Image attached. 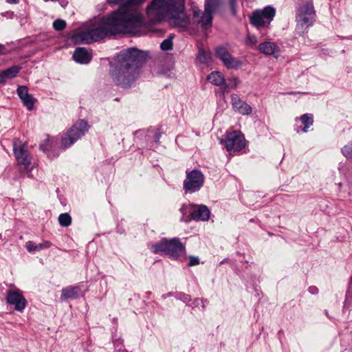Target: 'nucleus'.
Wrapping results in <instances>:
<instances>
[{
	"instance_id": "29",
	"label": "nucleus",
	"mask_w": 352,
	"mask_h": 352,
	"mask_svg": "<svg viewBox=\"0 0 352 352\" xmlns=\"http://www.w3.org/2000/svg\"><path fill=\"white\" fill-rule=\"evenodd\" d=\"M17 94L21 100L30 95L29 94L28 88L25 86H20L17 89Z\"/></svg>"
},
{
	"instance_id": "36",
	"label": "nucleus",
	"mask_w": 352,
	"mask_h": 352,
	"mask_svg": "<svg viewBox=\"0 0 352 352\" xmlns=\"http://www.w3.org/2000/svg\"><path fill=\"white\" fill-rule=\"evenodd\" d=\"M346 294L348 295L352 296V276L351 277L349 283V286H348V289H347Z\"/></svg>"
},
{
	"instance_id": "8",
	"label": "nucleus",
	"mask_w": 352,
	"mask_h": 352,
	"mask_svg": "<svg viewBox=\"0 0 352 352\" xmlns=\"http://www.w3.org/2000/svg\"><path fill=\"white\" fill-rule=\"evenodd\" d=\"M87 122L83 120L78 121L62 138L61 144L67 148L80 139L89 130Z\"/></svg>"
},
{
	"instance_id": "23",
	"label": "nucleus",
	"mask_w": 352,
	"mask_h": 352,
	"mask_svg": "<svg viewBox=\"0 0 352 352\" xmlns=\"http://www.w3.org/2000/svg\"><path fill=\"white\" fill-rule=\"evenodd\" d=\"M20 67L17 65L12 66L7 69L3 71L6 78L7 79L13 78L19 74L20 71Z\"/></svg>"
},
{
	"instance_id": "43",
	"label": "nucleus",
	"mask_w": 352,
	"mask_h": 352,
	"mask_svg": "<svg viewBox=\"0 0 352 352\" xmlns=\"http://www.w3.org/2000/svg\"><path fill=\"white\" fill-rule=\"evenodd\" d=\"M1 239H2V236H1V234H0V240H1Z\"/></svg>"
},
{
	"instance_id": "13",
	"label": "nucleus",
	"mask_w": 352,
	"mask_h": 352,
	"mask_svg": "<svg viewBox=\"0 0 352 352\" xmlns=\"http://www.w3.org/2000/svg\"><path fill=\"white\" fill-rule=\"evenodd\" d=\"M7 303L13 305L14 310L23 312L26 307V299L19 290H8L6 296Z\"/></svg>"
},
{
	"instance_id": "33",
	"label": "nucleus",
	"mask_w": 352,
	"mask_h": 352,
	"mask_svg": "<svg viewBox=\"0 0 352 352\" xmlns=\"http://www.w3.org/2000/svg\"><path fill=\"white\" fill-rule=\"evenodd\" d=\"M189 258H190V262L188 263L189 266L197 265L199 263V259L197 256H190L189 257Z\"/></svg>"
},
{
	"instance_id": "26",
	"label": "nucleus",
	"mask_w": 352,
	"mask_h": 352,
	"mask_svg": "<svg viewBox=\"0 0 352 352\" xmlns=\"http://www.w3.org/2000/svg\"><path fill=\"white\" fill-rule=\"evenodd\" d=\"M23 104L26 107L28 110H32L35 103V99L32 95L28 96L25 99L22 100Z\"/></svg>"
},
{
	"instance_id": "27",
	"label": "nucleus",
	"mask_w": 352,
	"mask_h": 352,
	"mask_svg": "<svg viewBox=\"0 0 352 352\" xmlns=\"http://www.w3.org/2000/svg\"><path fill=\"white\" fill-rule=\"evenodd\" d=\"M197 59L201 63H207L210 60V55L204 50H200L197 55Z\"/></svg>"
},
{
	"instance_id": "5",
	"label": "nucleus",
	"mask_w": 352,
	"mask_h": 352,
	"mask_svg": "<svg viewBox=\"0 0 352 352\" xmlns=\"http://www.w3.org/2000/svg\"><path fill=\"white\" fill-rule=\"evenodd\" d=\"M276 14V10L274 7L268 6L262 10L254 11L250 16V23L256 28H268Z\"/></svg>"
},
{
	"instance_id": "11",
	"label": "nucleus",
	"mask_w": 352,
	"mask_h": 352,
	"mask_svg": "<svg viewBox=\"0 0 352 352\" xmlns=\"http://www.w3.org/2000/svg\"><path fill=\"white\" fill-rule=\"evenodd\" d=\"M186 177L184 181V188L186 191H198L204 184V176L199 170H186Z\"/></svg>"
},
{
	"instance_id": "25",
	"label": "nucleus",
	"mask_w": 352,
	"mask_h": 352,
	"mask_svg": "<svg viewBox=\"0 0 352 352\" xmlns=\"http://www.w3.org/2000/svg\"><path fill=\"white\" fill-rule=\"evenodd\" d=\"M240 81L239 80L236 78L233 77L228 80V82L223 85L224 89H234L237 87L239 85Z\"/></svg>"
},
{
	"instance_id": "4",
	"label": "nucleus",
	"mask_w": 352,
	"mask_h": 352,
	"mask_svg": "<svg viewBox=\"0 0 352 352\" xmlns=\"http://www.w3.org/2000/svg\"><path fill=\"white\" fill-rule=\"evenodd\" d=\"M316 18V11L312 1H303L296 8V30L299 35L313 25Z\"/></svg>"
},
{
	"instance_id": "18",
	"label": "nucleus",
	"mask_w": 352,
	"mask_h": 352,
	"mask_svg": "<svg viewBox=\"0 0 352 352\" xmlns=\"http://www.w3.org/2000/svg\"><path fill=\"white\" fill-rule=\"evenodd\" d=\"M74 60L80 64H87L91 59V55L84 47H78L73 54Z\"/></svg>"
},
{
	"instance_id": "32",
	"label": "nucleus",
	"mask_w": 352,
	"mask_h": 352,
	"mask_svg": "<svg viewBox=\"0 0 352 352\" xmlns=\"http://www.w3.org/2000/svg\"><path fill=\"white\" fill-rule=\"evenodd\" d=\"M160 47L164 51H168L173 48V41L170 38L166 39L161 43Z\"/></svg>"
},
{
	"instance_id": "2",
	"label": "nucleus",
	"mask_w": 352,
	"mask_h": 352,
	"mask_svg": "<svg viewBox=\"0 0 352 352\" xmlns=\"http://www.w3.org/2000/svg\"><path fill=\"white\" fill-rule=\"evenodd\" d=\"M186 0H152L147 6L146 15L151 23L167 19L169 23L180 32L194 34L199 25L203 29L212 25L213 14L218 9V0H206L204 10L196 5H191L192 19L186 10Z\"/></svg>"
},
{
	"instance_id": "24",
	"label": "nucleus",
	"mask_w": 352,
	"mask_h": 352,
	"mask_svg": "<svg viewBox=\"0 0 352 352\" xmlns=\"http://www.w3.org/2000/svg\"><path fill=\"white\" fill-rule=\"evenodd\" d=\"M58 223L63 227H67L72 223V217L68 213L60 214L58 217Z\"/></svg>"
},
{
	"instance_id": "14",
	"label": "nucleus",
	"mask_w": 352,
	"mask_h": 352,
	"mask_svg": "<svg viewBox=\"0 0 352 352\" xmlns=\"http://www.w3.org/2000/svg\"><path fill=\"white\" fill-rule=\"evenodd\" d=\"M257 48L261 53L267 56H272L275 58H278L280 56V47L275 42L265 41L261 43Z\"/></svg>"
},
{
	"instance_id": "17",
	"label": "nucleus",
	"mask_w": 352,
	"mask_h": 352,
	"mask_svg": "<svg viewBox=\"0 0 352 352\" xmlns=\"http://www.w3.org/2000/svg\"><path fill=\"white\" fill-rule=\"evenodd\" d=\"M84 295L79 286H68L61 290L60 300L76 299Z\"/></svg>"
},
{
	"instance_id": "7",
	"label": "nucleus",
	"mask_w": 352,
	"mask_h": 352,
	"mask_svg": "<svg viewBox=\"0 0 352 352\" xmlns=\"http://www.w3.org/2000/svg\"><path fill=\"white\" fill-rule=\"evenodd\" d=\"M87 122L83 120L78 121L62 138L61 144L67 148L80 139L89 130Z\"/></svg>"
},
{
	"instance_id": "16",
	"label": "nucleus",
	"mask_w": 352,
	"mask_h": 352,
	"mask_svg": "<svg viewBox=\"0 0 352 352\" xmlns=\"http://www.w3.org/2000/svg\"><path fill=\"white\" fill-rule=\"evenodd\" d=\"M210 212L206 206L194 204L191 215L192 220L206 221L210 219Z\"/></svg>"
},
{
	"instance_id": "35",
	"label": "nucleus",
	"mask_w": 352,
	"mask_h": 352,
	"mask_svg": "<svg viewBox=\"0 0 352 352\" xmlns=\"http://www.w3.org/2000/svg\"><path fill=\"white\" fill-rule=\"evenodd\" d=\"M308 291L311 294H317L318 293V289L315 286H311L309 287Z\"/></svg>"
},
{
	"instance_id": "31",
	"label": "nucleus",
	"mask_w": 352,
	"mask_h": 352,
	"mask_svg": "<svg viewBox=\"0 0 352 352\" xmlns=\"http://www.w3.org/2000/svg\"><path fill=\"white\" fill-rule=\"evenodd\" d=\"M342 153L346 158L352 159V144L344 146L342 148Z\"/></svg>"
},
{
	"instance_id": "22",
	"label": "nucleus",
	"mask_w": 352,
	"mask_h": 352,
	"mask_svg": "<svg viewBox=\"0 0 352 352\" xmlns=\"http://www.w3.org/2000/svg\"><path fill=\"white\" fill-rule=\"evenodd\" d=\"M49 247L48 243H38L37 245H34V243H26L25 245L26 250L32 254H34L41 250L48 248Z\"/></svg>"
},
{
	"instance_id": "30",
	"label": "nucleus",
	"mask_w": 352,
	"mask_h": 352,
	"mask_svg": "<svg viewBox=\"0 0 352 352\" xmlns=\"http://www.w3.org/2000/svg\"><path fill=\"white\" fill-rule=\"evenodd\" d=\"M258 43L257 37L255 35L248 34L245 40V44L250 47L255 46Z\"/></svg>"
},
{
	"instance_id": "15",
	"label": "nucleus",
	"mask_w": 352,
	"mask_h": 352,
	"mask_svg": "<svg viewBox=\"0 0 352 352\" xmlns=\"http://www.w3.org/2000/svg\"><path fill=\"white\" fill-rule=\"evenodd\" d=\"M231 103L233 109L241 115H250L252 113V107L248 103L241 100L236 94L231 95Z\"/></svg>"
},
{
	"instance_id": "34",
	"label": "nucleus",
	"mask_w": 352,
	"mask_h": 352,
	"mask_svg": "<svg viewBox=\"0 0 352 352\" xmlns=\"http://www.w3.org/2000/svg\"><path fill=\"white\" fill-rule=\"evenodd\" d=\"M179 298L180 300H182L183 302H184L186 303H188L191 300L190 296L189 295L185 294H179Z\"/></svg>"
},
{
	"instance_id": "21",
	"label": "nucleus",
	"mask_w": 352,
	"mask_h": 352,
	"mask_svg": "<svg viewBox=\"0 0 352 352\" xmlns=\"http://www.w3.org/2000/svg\"><path fill=\"white\" fill-rule=\"evenodd\" d=\"M302 123L304 124V127L302 129V131L305 133L307 132V129L309 126H311L314 123V116L311 113H305L303 114L299 118Z\"/></svg>"
},
{
	"instance_id": "40",
	"label": "nucleus",
	"mask_w": 352,
	"mask_h": 352,
	"mask_svg": "<svg viewBox=\"0 0 352 352\" xmlns=\"http://www.w3.org/2000/svg\"><path fill=\"white\" fill-rule=\"evenodd\" d=\"M40 148L41 150H43V151H45L47 149V146H45L44 144H41L40 145Z\"/></svg>"
},
{
	"instance_id": "20",
	"label": "nucleus",
	"mask_w": 352,
	"mask_h": 352,
	"mask_svg": "<svg viewBox=\"0 0 352 352\" xmlns=\"http://www.w3.org/2000/svg\"><path fill=\"white\" fill-rule=\"evenodd\" d=\"M207 80L215 86H222L225 84V78L220 72H212L208 76Z\"/></svg>"
},
{
	"instance_id": "28",
	"label": "nucleus",
	"mask_w": 352,
	"mask_h": 352,
	"mask_svg": "<svg viewBox=\"0 0 352 352\" xmlns=\"http://www.w3.org/2000/svg\"><path fill=\"white\" fill-rule=\"evenodd\" d=\"M66 27V22L63 19H56L53 22V28L56 31H61Z\"/></svg>"
},
{
	"instance_id": "6",
	"label": "nucleus",
	"mask_w": 352,
	"mask_h": 352,
	"mask_svg": "<svg viewBox=\"0 0 352 352\" xmlns=\"http://www.w3.org/2000/svg\"><path fill=\"white\" fill-rule=\"evenodd\" d=\"M154 253L164 254L170 258H179L185 255L183 243H155L150 246Z\"/></svg>"
},
{
	"instance_id": "42",
	"label": "nucleus",
	"mask_w": 352,
	"mask_h": 352,
	"mask_svg": "<svg viewBox=\"0 0 352 352\" xmlns=\"http://www.w3.org/2000/svg\"><path fill=\"white\" fill-rule=\"evenodd\" d=\"M3 46L2 45H0V54L3 52Z\"/></svg>"
},
{
	"instance_id": "12",
	"label": "nucleus",
	"mask_w": 352,
	"mask_h": 352,
	"mask_svg": "<svg viewBox=\"0 0 352 352\" xmlns=\"http://www.w3.org/2000/svg\"><path fill=\"white\" fill-rule=\"evenodd\" d=\"M215 54L223 65L228 69H238L242 65V62L232 56L228 50L223 47H218L215 50Z\"/></svg>"
},
{
	"instance_id": "39",
	"label": "nucleus",
	"mask_w": 352,
	"mask_h": 352,
	"mask_svg": "<svg viewBox=\"0 0 352 352\" xmlns=\"http://www.w3.org/2000/svg\"><path fill=\"white\" fill-rule=\"evenodd\" d=\"M230 5H231L233 10L234 11V7H235L236 3V0H230Z\"/></svg>"
},
{
	"instance_id": "19",
	"label": "nucleus",
	"mask_w": 352,
	"mask_h": 352,
	"mask_svg": "<svg viewBox=\"0 0 352 352\" xmlns=\"http://www.w3.org/2000/svg\"><path fill=\"white\" fill-rule=\"evenodd\" d=\"M194 204H184L179 210L182 213L181 221L188 223L192 220L191 215Z\"/></svg>"
},
{
	"instance_id": "3",
	"label": "nucleus",
	"mask_w": 352,
	"mask_h": 352,
	"mask_svg": "<svg viewBox=\"0 0 352 352\" xmlns=\"http://www.w3.org/2000/svg\"><path fill=\"white\" fill-rule=\"evenodd\" d=\"M148 58V53L131 47L121 51L116 63L111 65L110 75L113 81L122 87H129L139 76V69Z\"/></svg>"
},
{
	"instance_id": "1",
	"label": "nucleus",
	"mask_w": 352,
	"mask_h": 352,
	"mask_svg": "<svg viewBox=\"0 0 352 352\" xmlns=\"http://www.w3.org/2000/svg\"><path fill=\"white\" fill-rule=\"evenodd\" d=\"M145 1L129 0L117 11L85 23L71 36L72 41L90 44L120 34L140 35L144 21L139 6Z\"/></svg>"
},
{
	"instance_id": "38",
	"label": "nucleus",
	"mask_w": 352,
	"mask_h": 352,
	"mask_svg": "<svg viewBox=\"0 0 352 352\" xmlns=\"http://www.w3.org/2000/svg\"><path fill=\"white\" fill-rule=\"evenodd\" d=\"M162 242H172V243H174V242H179V239H177V238H173V239H164L163 240Z\"/></svg>"
},
{
	"instance_id": "9",
	"label": "nucleus",
	"mask_w": 352,
	"mask_h": 352,
	"mask_svg": "<svg viewBox=\"0 0 352 352\" xmlns=\"http://www.w3.org/2000/svg\"><path fill=\"white\" fill-rule=\"evenodd\" d=\"M13 153L21 168L28 170L32 157L27 149V144L19 139H14L13 140Z\"/></svg>"
},
{
	"instance_id": "41",
	"label": "nucleus",
	"mask_w": 352,
	"mask_h": 352,
	"mask_svg": "<svg viewBox=\"0 0 352 352\" xmlns=\"http://www.w3.org/2000/svg\"><path fill=\"white\" fill-rule=\"evenodd\" d=\"M6 1L9 3H17L18 0H6Z\"/></svg>"
},
{
	"instance_id": "10",
	"label": "nucleus",
	"mask_w": 352,
	"mask_h": 352,
	"mask_svg": "<svg viewBox=\"0 0 352 352\" xmlns=\"http://www.w3.org/2000/svg\"><path fill=\"white\" fill-rule=\"evenodd\" d=\"M223 142L228 151L238 152L241 151L245 146V139L243 134L240 131H234L228 133Z\"/></svg>"
},
{
	"instance_id": "37",
	"label": "nucleus",
	"mask_w": 352,
	"mask_h": 352,
	"mask_svg": "<svg viewBox=\"0 0 352 352\" xmlns=\"http://www.w3.org/2000/svg\"><path fill=\"white\" fill-rule=\"evenodd\" d=\"M7 78H6L3 71L0 72V84L6 82Z\"/></svg>"
}]
</instances>
